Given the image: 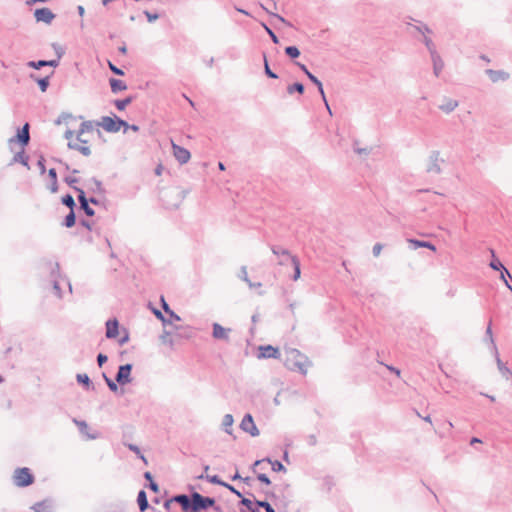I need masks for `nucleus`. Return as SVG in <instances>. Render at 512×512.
<instances>
[{
  "instance_id": "nucleus-36",
  "label": "nucleus",
  "mask_w": 512,
  "mask_h": 512,
  "mask_svg": "<svg viewBox=\"0 0 512 512\" xmlns=\"http://www.w3.org/2000/svg\"><path fill=\"white\" fill-rule=\"evenodd\" d=\"M13 162L21 163L24 166H28V156L25 155L24 149L17 152L13 157Z\"/></svg>"
},
{
  "instance_id": "nucleus-34",
  "label": "nucleus",
  "mask_w": 512,
  "mask_h": 512,
  "mask_svg": "<svg viewBox=\"0 0 512 512\" xmlns=\"http://www.w3.org/2000/svg\"><path fill=\"white\" fill-rule=\"evenodd\" d=\"M110 86L113 93H117L126 89L124 82L115 78L110 79Z\"/></svg>"
},
{
  "instance_id": "nucleus-40",
  "label": "nucleus",
  "mask_w": 512,
  "mask_h": 512,
  "mask_svg": "<svg viewBox=\"0 0 512 512\" xmlns=\"http://www.w3.org/2000/svg\"><path fill=\"white\" fill-rule=\"evenodd\" d=\"M263 58H264V72H265L266 76L271 79H277L278 75L271 70L265 53L263 54Z\"/></svg>"
},
{
  "instance_id": "nucleus-2",
  "label": "nucleus",
  "mask_w": 512,
  "mask_h": 512,
  "mask_svg": "<svg viewBox=\"0 0 512 512\" xmlns=\"http://www.w3.org/2000/svg\"><path fill=\"white\" fill-rule=\"evenodd\" d=\"M188 193V189L171 186L159 190V199L166 209H177Z\"/></svg>"
},
{
  "instance_id": "nucleus-46",
  "label": "nucleus",
  "mask_w": 512,
  "mask_h": 512,
  "mask_svg": "<svg viewBox=\"0 0 512 512\" xmlns=\"http://www.w3.org/2000/svg\"><path fill=\"white\" fill-rule=\"evenodd\" d=\"M423 42H424L425 46L427 47V49L430 53V56H432V53H438L436 51L434 43L432 42V40L430 38L424 36Z\"/></svg>"
},
{
  "instance_id": "nucleus-45",
  "label": "nucleus",
  "mask_w": 512,
  "mask_h": 512,
  "mask_svg": "<svg viewBox=\"0 0 512 512\" xmlns=\"http://www.w3.org/2000/svg\"><path fill=\"white\" fill-rule=\"evenodd\" d=\"M262 27L264 28V30L267 32V34L269 35V37L271 38L272 42L275 43V44H278L279 43V38L278 36L272 31V29L270 27L267 26V24H265L264 22L261 23Z\"/></svg>"
},
{
  "instance_id": "nucleus-21",
  "label": "nucleus",
  "mask_w": 512,
  "mask_h": 512,
  "mask_svg": "<svg viewBox=\"0 0 512 512\" xmlns=\"http://www.w3.org/2000/svg\"><path fill=\"white\" fill-rule=\"evenodd\" d=\"M431 60L433 64V73L438 77L444 67V62L438 53H432Z\"/></svg>"
},
{
  "instance_id": "nucleus-18",
  "label": "nucleus",
  "mask_w": 512,
  "mask_h": 512,
  "mask_svg": "<svg viewBox=\"0 0 512 512\" xmlns=\"http://www.w3.org/2000/svg\"><path fill=\"white\" fill-rule=\"evenodd\" d=\"M407 241L409 244V248L412 250H416V249L422 248V247L428 248L433 251L436 250L435 245L429 241H423V240H418V239H408Z\"/></svg>"
},
{
  "instance_id": "nucleus-43",
  "label": "nucleus",
  "mask_w": 512,
  "mask_h": 512,
  "mask_svg": "<svg viewBox=\"0 0 512 512\" xmlns=\"http://www.w3.org/2000/svg\"><path fill=\"white\" fill-rule=\"evenodd\" d=\"M164 329H166L167 326H170L173 328V330H180L182 327L179 326V325H176V324H173V322L171 321V318H168L166 317L165 315L163 316V318L160 320Z\"/></svg>"
},
{
  "instance_id": "nucleus-9",
  "label": "nucleus",
  "mask_w": 512,
  "mask_h": 512,
  "mask_svg": "<svg viewBox=\"0 0 512 512\" xmlns=\"http://www.w3.org/2000/svg\"><path fill=\"white\" fill-rule=\"evenodd\" d=\"M29 128V124L25 123L21 129H18L16 136L9 139V144L18 142L22 147L27 146L30 141Z\"/></svg>"
},
{
  "instance_id": "nucleus-14",
  "label": "nucleus",
  "mask_w": 512,
  "mask_h": 512,
  "mask_svg": "<svg viewBox=\"0 0 512 512\" xmlns=\"http://www.w3.org/2000/svg\"><path fill=\"white\" fill-rule=\"evenodd\" d=\"M230 328H224L219 323H213L212 325V336L217 340H229Z\"/></svg>"
},
{
  "instance_id": "nucleus-13",
  "label": "nucleus",
  "mask_w": 512,
  "mask_h": 512,
  "mask_svg": "<svg viewBox=\"0 0 512 512\" xmlns=\"http://www.w3.org/2000/svg\"><path fill=\"white\" fill-rule=\"evenodd\" d=\"M34 16L37 22H44L46 24H50L55 18L54 13L49 8L36 9Z\"/></svg>"
},
{
  "instance_id": "nucleus-60",
  "label": "nucleus",
  "mask_w": 512,
  "mask_h": 512,
  "mask_svg": "<svg viewBox=\"0 0 512 512\" xmlns=\"http://www.w3.org/2000/svg\"><path fill=\"white\" fill-rule=\"evenodd\" d=\"M146 487H148L154 493H158L159 492V485L154 480H151V482H149L146 485Z\"/></svg>"
},
{
  "instance_id": "nucleus-12",
  "label": "nucleus",
  "mask_w": 512,
  "mask_h": 512,
  "mask_svg": "<svg viewBox=\"0 0 512 512\" xmlns=\"http://www.w3.org/2000/svg\"><path fill=\"white\" fill-rule=\"evenodd\" d=\"M258 358L268 359L274 358L278 359L280 357V352L278 348L273 347L272 345H262L258 348Z\"/></svg>"
},
{
  "instance_id": "nucleus-63",
  "label": "nucleus",
  "mask_w": 512,
  "mask_h": 512,
  "mask_svg": "<svg viewBox=\"0 0 512 512\" xmlns=\"http://www.w3.org/2000/svg\"><path fill=\"white\" fill-rule=\"evenodd\" d=\"M228 490L231 493H233L234 495H236L237 497H239L240 500L242 499V497H244V495L238 489H236L233 485H230V487H228Z\"/></svg>"
},
{
  "instance_id": "nucleus-4",
  "label": "nucleus",
  "mask_w": 512,
  "mask_h": 512,
  "mask_svg": "<svg viewBox=\"0 0 512 512\" xmlns=\"http://www.w3.org/2000/svg\"><path fill=\"white\" fill-rule=\"evenodd\" d=\"M103 378L112 392L123 395L125 392L123 386L128 383V363L119 367L115 381L107 377L105 373H103Z\"/></svg>"
},
{
  "instance_id": "nucleus-23",
  "label": "nucleus",
  "mask_w": 512,
  "mask_h": 512,
  "mask_svg": "<svg viewBox=\"0 0 512 512\" xmlns=\"http://www.w3.org/2000/svg\"><path fill=\"white\" fill-rule=\"evenodd\" d=\"M136 501L140 512H145L146 510L150 509V505L145 490H140L138 492Z\"/></svg>"
},
{
  "instance_id": "nucleus-28",
  "label": "nucleus",
  "mask_w": 512,
  "mask_h": 512,
  "mask_svg": "<svg viewBox=\"0 0 512 512\" xmlns=\"http://www.w3.org/2000/svg\"><path fill=\"white\" fill-rule=\"evenodd\" d=\"M233 422H234V419L231 414L224 415L223 420H222V427H223L224 431L229 435L232 434Z\"/></svg>"
},
{
  "instance_id": "nucleus-10",
  "label": "nucleus",
  "mask_w": 512,
  "mask_h": 512,
  "mask_svg": "<svg viewBox=\"0 0 512 512\" xmlns=\"http://www.w3.org/2000/svg\"><path fill=\"white\" fill-rule=\"evenodd\" d=\"M240 428L250 434L252 437H256L259 435V429L257 428L255 422H254V419L252 417L251 414L247 413L244 415L241 423H240Z\"/></svg>"
},
{
  "instance_id": "nucleus-5",
  "label": "nucleus",
  "mask_w": 512,
  "mask_h": 512,
  "mask_svg": "<svg viewBox=\"0 0 512 512\" xmlns=\"http://www.w3.org/2000/svg\"><path fill=\"white\" fill-rule=\"evenodd\" d=\"M98 126L102 127L105 131L110 133L118 132L122 127L124 128V132L128 129V122L120 119L117 116H103L101 120L98 122Z\"/></svg>"
},
{
  "instance_id": "nucleus-26",
  "label": "nucleus",
  "mask_w": 512,
  "mask_h": 512,
  "mask_svg": "<svg viewBox=\"0 0 512 512\" xmlns=\"http://www.w3.org/2000/svg\"><path fill=\"white\" fill-rule=\"evenodd\" d=\"M159 340L162 344L168 345L171 348L174 346V339L172 337L171 330L163 329L162 334L159 336Z\"/></svg>"
},
{
  "instance_id": "nucleus-30",
  "label": "nucleus",
  "mask_w": 512,
  "mask_h": 512,
  "mask_svg": "<svg viewBox=\"0 0 512 512\" xmlns=\"http://www.w3.org/2000/svg\"><path fill=\"white\" fill-rule=\"evenodd\" d=\"M271 250L274 255L279 257H286L287 260H290V258L294 257L293 255L290 254V252L287 249L280 246H272Z\"/></svg>"
},
{
  "instance_id": "nucleus-39",
  "label": "nucleus",
  "mask_w": 512,
  "mask_h": 512,
  "mask_svg": "<svg viewBox=\"0 0 512 512\" xmlns=\"http://www.w3.org/2000/svg\"><path fill=\"white\" fill-rule=\"evenodd\" d=\"M285 54L291 59H296L300 56V50L296 46H287Z\"/></svg>"
},
{
  "instance_id": "nucleus-48",
  "label": "nucleus",
  "mask_w": 512,
  "mask_h": 512,
  "mask_svg": "<svg viewBox=\"0 0 512 512\" xmlns=\"http://www.w3.org/2000/svg\"><path fill=\"white\" fill-rule=\"evenodd\" d=\"M74 189L79 192L78 201L80 206L84 205L85 203H89V199L86 198L85 192L82 189L77 187H74Z\"/></svg>"
},
{
  "instance_id": "nucleus-15",
  "label": "nucleus",
  "mask_w": 512,
  "mask_h": 512,
  "mask_svg": "<svg viewBox=\"0 0 512 512\" xmlns=\"http://www.w3.org/2000/svg\"><path fill=\"white\" fill-rule=\"evenodd\" d=\"M485 73L493 83L506 81L510 77L509 73L503 70L486 69Z\"/></svg>"
},
{
  "instance_id": "nucleus-58",
  "label": "nucleus",
  "mask_w": 512,
  "mask_h": 512,
  "mask_svg": "<svg viewBox=\"0 0 512 512\" xmlns=\"http://www.w3.org/2000/svg\"><path fill=\"white\" fill-rule=\"evenodd\" d=\"M149 307L151 308V311L152 313L154 314V316L158 319V320H161L164 316L163 312L155 307H152L151 306V303H149Z\"/></svg>"
},
{
  "instance_id": "nucleus-25",
  "label": "nucleus",
  "mask_w": 512,
  "mask_h": 512,
  "mask_svg": "<svg viewBox=\"0 0 512 512\" xmlns=\"http://www.w3.org/2000/svg\"><path fill=\"white\" fill-rule=\"evenodd\" d=\"M79 141H69L68 147L73 150L79 151L84 156H89L91 150L88 146L78 144Z\"/></svg>"
},
{
  "instance_id": "nucleus-7",
  "label": "nucleus",
  "mask_w": 512,
  "mask_h": 512,
  "mask_svg": "<svg viewBox=\"0 0 512 512\" xmlns=\"http://www.w3.org/2000/svg\"><path fill=\"white\" fill-rule=\"evenodd\" d=\"M440 153L439 151H432L428 157L427 164H426V172L430 174H440L441 173V167L440 162H444L443 159L439 158Z\"/></svg>"
},
{
  "instance_id": "nucleus-57",
  "label": "nucleus",
  "mask_w": 512,
  "mask_h": 512,
  "mask_svg": "<svg viewBox=\"0 0 512 512\" xmlns=\"http://www.w3.org/2000/svg\"><path fill=\"white\" fill-rule=\"evenodd\" d=\"M88 127H89V126H88V124H87L86 122H83V123L81 124V128H80V130H79V132H78L77 139H76L77 141H80V142L86 143V141H85V140H82V139H81V135L84 133L85 129H88Z\"/></svg>"
},
{
  "instance_id": "nucleus-52",
  "label": "nucleus",
  "mask_w": 512,
  "mask_h": 512,
  "mask_svg": "<svg viewBox=\"0 0 512 512\" xmlns=\"http://www.w3.org/2000/svg\"><path fill=\"white\" fill-rule=\"evenodd\" d=\"M115 105L117 109L124 110L128 106V97L121 100H116Z\"/></svg>"
},
{
  "instance_id": "nucleus-41",
  "label": "nucleus",
  "mask_w": 512,
  "mask_h": 512,
  "mask_svg": "<svg viewBox=\"0 0 512 512\" xmlns=\"http://www.w3.org/2000/svg\"><path fill=\"white\" fill-rule=\"evenodd\" d=\"M198 479H206L209 483L215 484V485L221 484V480H222V479H220V477L218 475H206V476H204L203 474L198 476Z\"/></svg>"
},
{
  "instance_id": "nucleus-59",
  "label": "nucleus",
  "mask_w": 512,
  "mask_h": 512,
  "mask_svg": "<svg viewBox=\"0 0 512 512\" xmlns=\"http://www.w3.org/2000/svg\"><path fill=\"white\" fill-rule=\"evenodd\" d=\"M239 278L242 279L245 282H249V278H248V274H247V269H246L245 266L241 267Z\"/></svg>"
},
{
  "instance_id": "nucleus-49",
  "label": "nucleus",
  "mask_w": 512,
  "mask_h": 512,
  "mask_svg": "<svg viewBox=\"0 0 512 512\" xmlns=\"http://www.w3.org/2000/svg\"><path fill=\"white\" fill-rule=\"evenodd\" d=\"M413 28L417 32L422 33L423 35H425V33H432V30L426 24L423 23H420V25H415L413 26Z\"/></svg>"
},
{
  "instance_id": "nucleus-29",
  "label": "nucleus",
  "mask_w": 512,
  "mask_h": 512,
  "mask_svg": "<svg viewBox=\"0 0 512 512\" xmlns=\"http://www.w3.org/2000/svg\"><path fill=\"white\" fill-rule=\"evenodd\" d=\"M290 263L293 266V275L292 280L296 281L301 276V268H300V261L297 257L290 258Z\"/></svg>"
},
{
  "instance_id": "nucleus-1",
  "label": "nucleus",
  "mask_w": 512,
  "mask_h": 512,
  "mask_svg": "<svg viewBox=\"0 0 512 512\" xmlns=\"http://www.w3.org/2000/svg\"><path fill=\"white\" fill-rule=\"evenodd\" d=\"M181 501L184 502L183 512H202L209 508H213L216 512H223L222 507L216 504L215 498L204 496L196 491L190 495L185 494Z\"/></svg>"
},
{
  "instance_id": "nucleus-61",
  "label": "nucleus",
  "mask_w": 512,
  "mask_h": 512,
  "mask_svg": "<svg viewBox=\"0 0 512 512\" xmlns=\"http://www.w3.org/2000/svg\"><path fill=\"white\" fill-rule=\"evenodd\" d=\"M357 143H358L357 141H355V142H354V151H355L357 154H365V155H368V154H369V152H370V150H369V149H367V148H358V147H356V144H357Z\"/></svg>"
},
{
  "instance_id": "nucleus-42",
  "label": "nucleus",
  "mask_w": 512,
  "mask_h": 512,
  "mask_svg": "<svg viewBox=\"0 0 512 512\" xmlns=\"http://www.w3.org/2000/svg\"><path fill=\"white\" fill-rule=\"evenodd\" d=\"M256 505L258 506V509L263 508L266 512H275V509L266 500H256Z\"/></svg>"
},
{
  "instance_id": "nucleus-22",
  "label": "nucleus",
  "mask_w": 512,
  "mask_h": 512,
  "mask_svg": "<svg viewBox=\"0 0 512 512\" xmlns=\"http://www.w3.org/2000/svg\"><path fill=\"white\" fill-rule=\"evenodd\" d=\"M459 103L457 100H453L450 98H444L443 103L439 105V109L442 110L444 113L449 114L452 111L455 110L456 107H458Z\"/></svg>"
},
{
  "instance_id": "nucleus-17",
  "label": "nucleus",
  "mask_w": 512,
  "mask_h": 512,
  "mask_svg": "<svg viewBox=\"0 0 512 512\" xmlns=\"http://www.w3.org/2000/svg\"><path fill=\"white\" fill-rule=\"evenodd\" d=\"M119 333V323L116 318L109 319L106 322V337L108 339L115 338Z\"/></svg>"
},
{
  "instance_id": "nucleus-54",
  "label": "nucleus",
  "mask_w": 512,
  "mask_h": 512,
  "mask_svg": "<svg viewBox=\"0 0 512 512\" xmlns=\"http://www.w3.org/2000/svg\"><path fill=\"white\" fill-rule=\"evenodd\" d=\"M80 208L89 217H91L95 214V211L89 206V203H85L84 205L80 206Z\"/></svg>"
},
{
  "instance_id": "nucleus-44",
  "label": "nucleus",
  "mask_w": 512,
  "mask_h": 512,
  "mask_svg": "<svg viewBox=\"0 0 512 512\" xmlns=\"http://www.w3.org/2000/svg\"><path fill=\"white\" fill-rule=\"evenodd\" d=\"M62 204L69 207L70 210H73V208L75 207V201H74L73 196L70 194H66L65 196H63Z\"/></svg>"
},
{
  "instance_id": "nucleus-19",
  "label": "nucleus",
  "mask_w": 512,
  "mask_h": 512,
  "mask_svg": "<svg viewBox=\"0 0 512 512\" xmlns=\"http://www.w3.org/2000/svg\"><path fill=\"white\" fill-rule=\"evenodd\" d=\"M59 65L58 60H39V61H29L27 66L33 69H41L45 66L57 67Z\"/></svg>"
},
{
  "instance_id": "nucleus-6",
  "label": "nucleus",
  "mask_w": 512,
  "mask_h": 512,
  "mask_svg": "<svg viewBox=\"0 0 512 512\" xmlns=\"http://www.w3.org/2000/svg\"><path fill=\"white\" fill-rule=\"evenodd\" d=\"M14 484L18 487H26L34 482V476L31 474L29 468H17L13 475Z\"/></svg>"
},
{
  "instance_id": "nucleus-16",
  "label": "nucleus",
  "mask_w": 512,
  "mask_h": 512,
  "mask_svg": "<svg viewBox=\"0 0 512 512\" xmlns=\"http://www.w3.org/2000/svg\"><path fill=\"white\" fill-rule=\"evenodd\" d=\"M264 461H267L268 463L271 464L272 470L274 472H286L285 466L279 460L272 461L270 458H265L263 460L255 461L254 464L252 465L253 472H255L256 471V467L259 466Z\"/></svg>"
},
{
  "instance_id": "nucleus-37",
  "label": "nucleus",
  "mask_w": 512,
  "mask_h": 512,
  "mask_svg": "<svg viewBox=\"0 0 512 512\" xmlns=\"http://www.w3.org/2000/svg\"><path fill=\"white\" fill-rule=\"evenodd\" d=\"M30 77L37 81L39 88L42 92H45L49 86V76L44 78H36L34 74H31Z\"/></svg>"
},
{
  "instance_id": "nucleus-20",
  "label": "nucleus",
  "mask_w": 512,
  "mask_h": 512,
  "mask_svg": "<svg viewBox=\"0 0 512 512\" xmlns=\"http://www.w3.org/2000/svg\"><path fill=\"white\" fill-rule=\"evenodd\" d=\"M492 255V260L489 263V267L495 271L504 270L505 273L508 275V278H511L510 272L507 270V268L502 264V262L496 257L495 252L493 249L490 250Z\"/></svg>"
},
{
  "instance_id": "nucleus-31",
  "label": "nucleus",
  "mask_w": 512,
  "mask_h": 512,
  "mask_svg": "<svg viewBox=\"0 0 512 512\" xmlns=\"http://www.w3.org/2000/svg\"><path fill=\"white\" fill-rule=\"evenodd\" d=\"M496 355V362H497V366H498V369L500 371V373L502 374L503 377H505L506 379L509 378L510 375H512V372L510 371V369L502 362V360L499 358V355L498 353L495 354Z\"/></svg>"
},
{
  "instance_id": "nucleus-47",
  "label": "nucleus",
  "mask_w": 512,
  "mask_h": 512,
  "mask_svg": "<svg viewBox=\"0 0 512 512\" xmlns=\"http://www.w3.org/2000/svg\"><path fill=\"white\" fill-rule=\"evenodd\" d=\"M485 335L487 337H489V340H490V343L493 347V350H494V353L497 354V347L494 343V339H493V336H492V328H491V322H489L487 328H486V332H485Z\"/></svg>"
},
{
  "instance_id": "nucleus-3",
  "label": "nucleus",
  "mask_w": 512,
  "mask_h": 512,
  "mask_svg": "<svg viewBox=\"0 0 512 512\" xmlns=\"http://www.w3.org/2000/svg\"><path fill=\"white\" fill-rule=\"evenodd\" d=\"M285 354L284 364L289 370L298 371L303 375L307 373V368L311 366V362L306 355L295 348L286 349Z\"/></svg>"
},
{
  "instance_id": "nucleus-32",
  "label": "nucleus",
  "mask_w": 512,
  "mask_h": 512,
  "mask_svg": "<svg viewBox=\"0 0 512 512\" xmlns=\"http://www.w3.org/2000/svg\"><path fill=\"white\" fill-rule=\"evenodd\" d=\"M305 91V87L300 82H295L287 87V93L289 95H292L294 93H299L300 95L303 94Z\"/></svg>"
},
{
  "instance_id": "nucleus-27",
  "label": "nucleus",
  "mask_w": 512,
  "mask_h": 512,
  "mask_svg": "<svg viewBox=\"0 0 512 512\" xmlns=\"http://www.w3.org/2000/svg\"><path fill=\"white\" fill-rule=\"evenodd\" d=\"M34 512H52V504L49 501L37 502L32 506Z\"/></svg>"
},
{
  "instance_id": "nucleus-55",
  "label": "nucleus",
  "mask_w": 512,
  "mask_h": 512,
  "mask_svg": "<svg viewBox=\"0 0 512 512\" xmlns=\"http://www.w3.org/2000/svg\"><path fill=\"white\" fill-rule=\"evenodd\" d=\"M257 479L263 483V484H266V485H270L271 484V480L269 479V477L264 474V473H259L257 474Z\"/></svg>"
},
{
  "instance_id": "nucleus-35",
  "label": "nucleus",
  "mask_w": 512,
  "mask_h": 512,
  "mask_svg": "<svg viewBox=\"0 0 512 512\" xmlns=\"http://www.w3.org/2000/svg\"><path fill=\"white\" fill-rule=\"evenodd\" d=\"M76 379H77V382L84 385L87 390L94 388V386L87 374H77Z\"/></svg>"
},
{
  "instance_id": "nucleus-8",
  "label": "nucleus",
  "mask_w": 512,
  "mask_h": 512,
  "mask_svg": "<svg viewBox=\"0 0 512 512\" xmlns=\"http://www.w3.org/2000/svg\"><path fill=\"white\" fill-rule=\"evenodd\" d=\"M245 494L249 497H242V499L239 501V505L243 506V508L239 509V512H261L258 509V506L256 505L255 496L252 492H245Z\"/></svg>"
},
{
  "instance_id": "nucleus-51",
  "label": "nucleus",
  "mask_w": 512,
  "mask_h": 512,
  "mask_svg": "<svg viewBox=\"0 0 512 512\" xmlns=\"http://www.w3.org/2000/svg\"><path fill=\"white\" fill-rule=\"evenodd\" d=\"M165 314L168 316V318H171V321L173 323L181 321V317L177 313H175L171 308L170 311H165Z\"/></svg>"
},
{
  "instance_id": "nucleus-38",
  "label": "nucleus",
  "mask_w": 512,
  "mask_h": 512,
  "mask_svg": "<svg viewBox=\"0 0 512 512\" xmlns=\"http://www.w3.org/2000/svg\"><path fill=\"white\" fill-rule=\"evenodd\" d=\"M76 216L74 210H70V212L66 215L63 225L67 228H71L75 225Z\"/></svg>"
},
{
  "instance_id": "nucleus-64",
  "label": "nucleus",
  "mask_w": 512,
  "mask_h": 512,
  "mask_svg": "<svg viewBox=\"0 0 512 512\" xmlns=\"http://www.w3.org/2000/svg\"><path fill=\"white\" fill-rule=\"evenodd\" d=\"M382 250V245L377 243L373 246L372 253L375 257L379 256L380 252Z\"/></svg>"
},
{
  "instance_id": "nucleus-24",
  "label": "nucleus",
  "mask_w": 512,
  "mask_h": 512,
  "mask_svg": "<svg viewBox=\"0 0 512 512\" xmlns=\"http://www.w3.org/2000/svg\"><path fill=\"white\" fill-rule=\"evenodd\" d=\"M183 497H185V494H177V495H174L173 497L165 500V502L163 504L164 509L166 511H170L172 503H177L181 506V509L183 510L184 502L181 501V498H183Z\"/></svg>"
},
{
  "instance_id": "nucleus-11",
  "label": "nucleus",
  "mask_w": 512,
  "mask_h": 512,
  "mask_svg": "<svg viewBox=\"0 0 512 512\" xmlns=\"http://www.w3.org/2000/svg\"><path fill=\"white\" fill-rule=\"evenodd\" d=\"M171 144H172V151H173V155H174L175 159L180 164H186L191 158V154H190L189 150H187L186 148H184L182 146L177 145L173 141H171Z\"/></svg>"
},
{
  "instance_id": "nucleus-50",
  "label": "nucleus",
  "mask_w": 512,
  "mask_h": 512,
  "mask_svg": "<svg viewBox=\"0 0 512 512\" xmlns=\"http://www.w3.org/2000/svg\"><path fill=\"white\" fill-rule=\"evenodd\" d=\"M499 271H500L501 280L506 284V286L512 292V277L509 278V280H510V282H509L508 279L506 278V277H508V275L505 273V271L504 270H499Z\"/></svg>"
},
{
  "instance_id": "nucleus-33",
  "label": "nucleus",
  "mask_w": 512,
  "mask_h": 512,
  "mask_svg": "<svg viewBox=\"0 0 512 512\" xmlns=\"http://www.w3.org/2000/svg\"><path fill=\"white\" fill-rule=\"evenodd\" d=\"M130 452H133L135 454L136 458L141 460L145 466L148 465L147 458L145 457V455L142 453V450L137 445L130 444Z\"/></svg>"
},
{
  "instance_id": "nucleus-56",
  "label": "nucleus",
  "mask_w": 512,
  "mask_h": 512,
  "mask_svg": "<svg viewBox=\"0 0 512 512\" xmlns=\"http://www.w3.org/2000/svg\"><path fill=\"white\" fill-rule=\"evenodd\" d=\"M145 16L147 17L148 22L152 23L159 18L158 13H151L149 11H144Z\"/></svg>"
},
{
  "instance_id": "nucleus-62",
  "label": "nucleus",
  "mask_w": 512,
  "mask_h": 512,
  "mask_svg": "<svg viewBox=\"0 0 512 512\" xmlns=\"http://www.w3.org/2000/svg\"><path fill=\"white\" fill-rule=\"evenodd\" d=\"M108 360V357L105 354L99 353L97 355V363L101 367L106 361Z\"/></svg>"
},
{
  "instance_id": "nucleus-53",
  "label": "nucleus",
  "mask_w": 512,
  "mask_h": 512,
  "mask_svg": "<svg viewBox=\"0 0 512 512\" xmlns=\"http://www.w3.org/2000/svg\"><path fill=\"white\" fill-rule=\"evenodd\" d=\"M260 6L263 10H265L268 14H270L271 16L277 18L278 20H280L281 22L283 23H286V20L279 14H276V13H273L271 12L267 7H265L262 3H260Z\"/></svg>"
}]
</instances>
